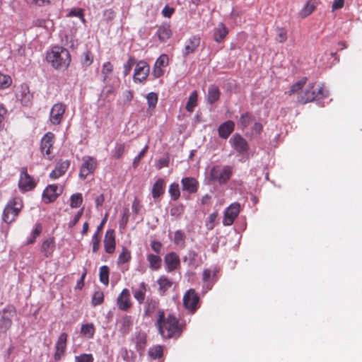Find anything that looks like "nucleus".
<instances>
[{"mask_svg":"<svg viewBox=\"0 0 362 362\" xmlns=\"http://www.w3.org/2000/svg\"><path fill=\"white\" fill-rule=\"evenodd\" d=\"M156 326L158 328V333L164 339L177 338L182 332L179 320L171 313L166 317L163 310L158 311Z\"/></svg>","mask_w":362,"mask_h":362,"instance_id":"obj_1","label":"nucleus"},{"mask_svg":"<svg viewBox=\"0 0 362 362\" xmlns=\"http://www.w3.org/2000/svg\"><path fill=\"white\" fill-rule=\"evenodd\" d=\"M46 59L57 70H66L69 66L71 57L69 51L61 46H54L47 52Z\"/></svg>","mask_w":362,"mask_h":362,"instance_id":"obj_2","label":"nucleus"},{"mask_svg":"<svg viewBox=\"0 0 362 362\" xmlns=\"http://www.w3.org/2000/svg\"><path fill=\"white\" fill-rule=\"evenodd\" d=\"M23 207V202L20 197L11 199L4 207L2 214V220L7 224L13 222L18 216Z\"/></svg>","mask_w":362,"mask_h":362,"instance_id":"obj_3","label":"nucleus"},{"mask_svg":"<svg viewBox=\"0 0 362 362\" xmlns=\"http://www.w3.org/2000/svg\"><path fill=\"white\" fill-rule=\"evenodd\" d=\"M233 168L230 165H216L210 170L209 178L213 182L219 185L226 184L231 178Z\"/></svg>","mask_w":362,"mask_h":362,"instance_id":"obj_4","label":"nucleus"},{"mask_svg":"<svg viewBox=\"0 0 362 362\" xmlns=\"http://www.w3.org/2000/svg\"><path fill=\"white\" fill-rule=\"evenodd\" d=\"M220 269L218 267L205 268L203 270L202 280L203 281V288L206 291L211 290L215 283L218 279V273Z\"/></svg>","mask_w":362,"mask_h":362,"instance_id":"obj_5","label":"nucleus"},{"mask_svg":"<svg viewBox=\"0 0 362 362\" xmlns=\"http://www.w3.org/2000/svg\"><path fill=\"white\" fill-rule=\"evenodd\" d=\"M82 164L80 167L78 176L81 180H86L88 175L93 174L97 166V160L89 156H83L82 158Z\"/></svg>","mask_w":362,"mask_h":362,"instance_id":"obj_6","label":"nucleus"},{"mask_svg":"<svg viewBox=\"0 0 362 362\" xmlns=\"http://www.w3.org/2000/svg\"><path fill=\"white\" fill-rule=\"evenodd\" d=\"M199 296L194 288L189 289L183 296L184 307L194 313L199 307Z\"/></svg>","mask_w":362,"mask_h":362,"instance_id":"obj_7","label":"nucleus"},{"mask_svg":"<svg viewBox=\"0 0 362 362\" xmlns=\"http://www.w3.org/2000/svg\"><path fill=\"white\" fill-rule=\"evenodd\" d=\"M55 140V135L52 132L46 133L41 139L40 151L44 156L49 160L52 158V149Z\"/></svg>","mask_w":362,"mask_h":362,"instance_id":"obj_8","label":"nucleus"},{"mask_svg":"<svg viewBox=\"0 0 362 362\" xmlns=\"http://www.w3.org/2000/svg\"><path fill=\"white\" fill-rule=\"evenodd\" d=\"M240 211V205L238 202L232 203L226 208L224 212L223 224L224 226H231Z\"/></svg>","mask_w":362,"mask_h":362,"instance_id":"obj_9","label":"nucleus"},{"mask_svg":"<svg viewBox=\"0 0 362 362\" xmlns=\"http://www.w3.org/2000/svg\"><path fill=\"white\" fill-rule=\"evenodd\" d=\"M62 193V189L57 185H49L43 191L42 200L49 204L54 202Z\"/></svg>","mask_w":362,"mask_h":362,"instance_id":"obj_10","label":"nucleus"},{"mask_svg":"<svg viewBox=\"0 0 362 362\" xmlns=\"http://www.w3.org/2000/svg\"><path fill=\"white\" fill-rule=\"evenodd\" d=\"M66 108V105L62 103H56L52 106L49 114V120L52 124L58 125L61 123Z\"/></svg>","mask_w":362,"mask_h":362,"instance_id":"obj_11","label":"nucleus"},{"mask_svg":"<svg viewBox=\"0 0 362 362\" xmlns=\"http://www.w3.org/2000/svg\"><path fill=\"white\" fill-rule=\"evenodd\" d=\"M18 186L21 190L25 192L31 190L35 187V183L28 175L26 167L21 168Z\"/></svg>","mask_w":362,"mask_h":362,"instance_id":"obj_12","label":"nucleus"},{"mask_svg":"<svg viewBox=\"0 0 362 362\" xmlns=\"http://www.w3.org/2000/svg\"><path fill=\"white\" fill-rule=\"evenodd\" d=\"M56 249V243L54 237H49L41 243L40 251L45 258H52Z\"/></svg>","mask_w":362,"mask_h":362,"instance_id":"obj_13","label":"nucleus"},{"mask_svg":"<svg viewBox=\"0 0 362 362\" xmlns=\"http://www.w3.org/2000/svg\"><path fill=\"white\" fill-rule=\"evenodd\" d=\"M150 71L148 64L144 61H140L136 64L134 74V81L135 82H143L147 78Z\"/></svg>","mask_w":362,"mask_h":362,"instance_id":"obj_14","label":"nucleus"},{"mask_svg":"<svg viewBox=\"0 0 362 362\" xmlns=\"http://www.w3.org/2000/svg\"><path fill=\"white\" fill-rule=\"evenodd\" d=\"M70 166L69 160L60 159L57 161L54 169L49 173V177L51 180H57L63 176Z\"/></svg>","mask_w":362,"mask_h":362,"instance_id":"obj_15","label":"nucleus"},{"mask_svg":"<svg viewBox=\"0 0 362 362\" xmlns=\"http://www.w3.org/2000/svg\"><path fill=\"white\" fill-rule=\"evenodd\" d=\"M165 269L168 272H172L180 267V259L175 252H170L164 257Z\"/></svg>","mask_w":362,"mask_h":362,"instance_id":"obj_16","label":"nucleus"},{"mask_svg":"<svg viewBox=\"0 0 362 362\" xmlns=\"http://www.w3.org/2000/svg\"><path fill=\"white\" fill-rule=\"evenodd\" d=\"M234 149L240 154L247 153L249 146L247 141L239 134H235L230 139Z\"/></svg>","mask_w":362,"mask_h":362,"instance_id":"obj_17","label":"nucleus"},{"mask_svg":"<svg viewBox=\"0 0 362 362\" xmlns=\"http://www.w3.org/2000/svg\"><path fill=\"white\" fill-rule=\"evenodd\" d=\"M118 308L122 311H127L132 306L130 292L127 288H124L117 298Z\"/></svg>","mask_w":362,"mask_h":362,"instance_id":"obj_18","label":"nucleus"},{"mask_svg":"<svg viewBox=\"0 0 362 362\" xmlns=\"http://www.w3.org/2000/svg\"><path fill=\"white\" fill-rule=\"evenodd\" d=\"M17 98L21 100V104L24 106H30L32 104L33 95L30 91L29 86L26 83H23L19 87V90L17 93Z\"/></svg>","mask_w":362,"mask_h":362,"instance_id":"obj_19","label":"nucleus"},{"mask_svg":"<svg viewBox=\"0 0 362 362\" xmlns=\"http://www.w3.org/2000/svg\"><path fill=\"white\" fill-rule=\"evenodd\" d=\"M68 335L63 332L62 333L55 344V353L54 355V360L58 361L61 360L62 357L64 356L66 349V341H67Z\"/></svg>","mask_w":362,"mask_h":362,"instance_id":"obj_20","label":"nucleus"},{"mask_svg":"<svg viewBox=\"0 0 362 362\" xmlns=\"http://www.w3.org/2000/svg\"><path fill=\"white\" fill-rule=\"evenodd\" d=\"M317 99V94L315 89V84L309 86L308 88L301 92L298 96V102L300 104L310 103Z\"/></svg>","mask_w":362,"mask_h":362,"instance_id":"obj_21","label":"nucleus"},{"mask_svg":"<svg viewBox=\"0 0 362 362\" xmlns=\"http://www.w3.org/2000/svg\"><path fill=\"white\" fill-rule=\"evenodd\" d=\"M116 242L115 231L109 229L106 231L104 238L105 250L108 254H112L115 250Z\"/></svg>","mask_w":362,"mask_h":362,"instance_id":"obj_22","label":"nucleus"},{"mask_svg":"<svg viewBox=\"0 0 362 362\" xmlns=\"http://www.w3.org/2000/svg\"><path fill=\"white\" fill-rule=\"evenodd\" d=\"M182 190L189 192V194L196 193L198 190L199 182L192 177H184L181 180Z\"/></svg>","mask_w":362,"mask_h":362,"instance_id":"obj_23","label":"nucleus"},{"mask_svg":"<svg viewBox=\"0 0 362 362\" xmlns=\"http://www.w3.org/2000/svg\"><path fill=\"white\" fill-rule=\"evenodd\" d=\"M199 44L200 38L199 37L192 36L187 39L183 49V56L187 57V55L194 53L199 46Z\"/></svg>","mask_w":362,"mask_h":362,"instance_id":"obj_24","label":"nucleus"},{"mask_svg":"<svg viewBox=\"0 0 362 362\" xmlns=\"http://www.w3.org/2000/svg\"><path fill=\"white\" fill-rule=\"evenodd\" d=\"M235 123L232 120H228L221 124L218 129V134L219 137L222 139H227L230 134L234 131Z\"/></svg>","mask_w":362,"mask_h":362,"instance_id":"obj_25","label":"nucleus"},{"mask_svg":"<svg viewBox=\"0 0 362 362\" xmlns=\"http://www.w3.org/2000/svg\"><path fill=\"white\" fill-rule=\"evenodd\" d=\"M165 189V182L163 178H158L152 187L151 194L153 199H158L161 197Z\"/></svg>","mask_w":362,"mask_h":362,"instance_id":"obj_26","label":"nucleus"},{"mask_svg":"<svg viewBox=\"0 0 362 362\" xmlns=\"http://www.w3.org/2000/svg\"><path fill=\"white\" fill-rule=\"evenodd\" d=\"M228 34V30L223 23L218 24L214 32V40L216 42H221Z\"/></svg>","mask_w":362,"mask_h":362,"instance_id":"obj_27","label":"nucleus"},{"mask_svg":"<svg viewBox=\"0 0 362 362\" xmlns=\"http://www.w3.org/2000/svg\"><path fill=\"white\" fill-rule=\"evenodd\" d=\"M156 34L160 42H166L172 35L170 25L167 23L161 25L158 27Z\"/></svg>","mask_w":362,"mask_h":362,"instance_id":"obj_28","label":"nucleus"},{"mask_svg":"<svg viewBox=\"0 0 362 362\" xmlns=\"http://www.w3.org/2000/svg\"><path fill=\"white\" fill-rule=\"evenodd\" d=\"M221 96V91L217 86L211 85L209 87L206 95L207 103L212 105L218 101Z\"/></svg>","mask_w":362,"mask_h":362,"instance_id":"obj_29","label":"nucleus"},{"mask_svg":"<svg viewBox=\"0 0 362 362\" xmlns=\"http://www.w3.org/2000/svg\"><path fill=\"white\" fill-rule=\"evenodd\" d=\"M158 300L148 298L144 304V315L151 317L158 308Z\"/></svg>","mask_w":362,"mask_h":362,"instance_id":"obj_30","label":"nucleus"},{"mask_svg":"<svg viewBox=\"0 0 362 362\" xmlns=\"http://www.w3.org/2000/svg\"><path fill=\"white\" fill-rule=\"evenodd\" d=\"M133 341L138 351L142 352L144 351L146 346V334L144 332H137Z\"/></svg>","mask_w":362,"mask_h":362,"instance_id":"obj_31","label":"nucleus"},{"mask_svg":"<svg viewBox=\"0 0 362 362\" xmlns=\"http://www.w3.org/2000/svg\"><path fill=\"white\" fill-rule=\"evenodd\" d=\"M119 322L121 325L119 332L122 334H127L129 333L133 325L132 317L129 315H124L119 320Z\"/></svg>","mask_w":362,"mask_h":362,"instance_id":"obj_32","label":"nucleus"},{"mask_svg":"<svg viewBox=\"0 0 362 362\" xmlns=\"http://www.w3.org/2000/svg\"><path fill=\"white\" fill-rule=\"evenodd\" d=\"M147 291V285L144 282H141L137 289L133 292L134 298L138 301L139 304L144 303L146 297V293Z\"/></svg>","mask_w":362,"mask_h":362,"instance_id":"obj_33","label":"nucleus"},{"mask_svg":"<svg viewBox=\"0 0 362 362\" xmlns=\"http://www.w3.org/2000/svg\"><path fill=\"white\" fill-rule=\"evenodd\" d=\"M113 64L110 62H107L103 64L101 70L103 82L106 83L110 80L113 74Z\"/></svg>","mask_w":362,"mask_h":362,"instance_id":"obj_34","label":"nucleus"},{"mask_svg":"<svg viewBox=\"0 0 362 362\" xmlns=\"http://www.w3.org/2000/svg\"><path fill=\"white\" fill-rule=\"evenodd\" d=\"M147 261L149 264V267L153 271H157L160 269L162 259L160 256L153 254L147 255Z\"/></svg>","mask_w":362,"mask_h":362,"instance_id":"obj_35","label":"nucleus"},{"mask_svg":"<svg viewBox=\"0 0 362 362\" xmlns=\"http://www.w3.org/2000/svg\"><path fill=\"white\" fill-rule=\"evenodd\" d=\"M252 120V115L249 112H246L241 115L238 125L240 129L243 130L250 124Z\"/></svg>","mask_w":362,"mask_h":362,"instance_id":"obj_36","label":"nucleus"},{"mask_svg":"<svg viewBox=\"0 0 362 362\" xmlns=\"http://www.w3.org/2000/svg\"><path fill=\"white\" fill-rule=\"evenodd\" d=\"M42 232V224L40 223H37L34 226V228L30 234V236L27 239L26 245H28L33 244L35 242L37 238L40 235Z\"/></svg>","mask_w":362,"mask_h":362,"instance_id":"obj_37","label":"nucleus"},{"mask_svg":"<svg viewBox=\"0 0 362 362\" xmlns=\"http://www.w3.org/2000/svg\"><path fill=\"white\" fill-rule=\"evenodd\" d=\"M316 5L314 1H305L303 8L299 12V15L301 18H304L308 16L315 9Z\"/></svg>","mask_w":362,"mask_h":362,"instance_id":"obj_38","label":"nucleus"},{"mask_svg":"<svg viewBox=\"0 0 362 362\" xmlns=\"http://www.w3.org/2000/svg\"><path fill=\"white\" fill-rule=\"evenodd\" d=\"M186 235L181 230H177L174 233L173 243L175 245L184 248L185 247Z\"/></svg>","mask_w":362,"mask_h":362,"instance_id":"obj_39","label":"nucleus"},{"mask_svg":"<svg viewBox=\"0 0 362 362\" xmlns=\"http://www.w3.org/2000/svg\"><path fill=\"white\" fill-rule=\"evenodd\" d=\"M198 93L197 90H194L189 95L186 104V110L192 112L194 107L197 105Z\"/></svg>","mask_w":362,"mask_h":362,"instance_id":"obj_40","label":"nucleus"},{"mask_svg":"<svg viewBox=\"0 0 362 362\" xmlns=\"http://www.w3.org/2000/svg\"><path fill=\"white\" fill-rule=\"evenodd\" d=\"M157 282L159 286V290L163 292H165L173 286V281L165 276H160Z\"/></svg>","mask_w":362,"mask_h":362,"instance_id":"obj_41","label":"nucleus"},{"mask_svg":"<svg viewBox=\"0 0 362 362\" xmlns=\"http://www.w3.org/2000/svg\"><path fill=\"white\" fill-rule=\"evenodd\" d=\"M95 329L93 323H87L82 325L81 327V333L89 339L93 337Z\"/></svg>","mask_w":362,"mask_h":362,"instance_id":"obj_42","label":"nucleus"},{"mask_svg":"<svg viewBox=\"0 0 362 362\" xmlns=\"http://www.w3.org/2000/svg\"><path fill=\"white\" fill-rule=\"evenodd\" d=\"M132 258L131 252L125 247H122V252L117 259V264L119 265L127 263Z\"/></svg>","mask_w":362,"mask_h":362,"instance_id":"obj_43","label":"nucleus"},{"mask_svg":"<svg viewBox=\"0 0 362 362\" xmlns=\"http://www.w3.org/2000/svg\"><path fill=\"white\" fill-rule=\"evenodd\" d=\"M163 349L160 345H156L148 350V356L151 359L160 358L163 356Z\"/></svg>","mask_w":362,"mask_h":362,"instance_id":"obj_44","label":"nucleus"},{"mask_svg":"<svg viewBox=\"0 0 362 362\" xmlns=\"http://www.w3.org/2000/svg\"><path fill=\"white\" fill-rule=\"evenodd\" d=\"M109 273H110V269L107 266L104 265L100 268V273H99L100 281L102 284H105V286H107L109 284Z\"/></svg>","mask_w":362,"mask_h":362,"instance_id":"obj_45","label":"nucleus"},{"mask_svg":"<svg viewBox=\"0 0 362 362\" xmlns=\"http://www.w3.org/2000/svg\"><path fill=\"white\" fill-rule=\"evenodd\" d=\"M93 62V56L90 51L87 50L81 55V62L83 67L90 66Z\"/></svg>","mask_w":362,"mask_h":362,"instance_id":"obj_46","label":"nucleus"},{"mask_svg":"<svg viewBox=\"0 0 362 362\" xmlns=\"http://www.w3.org/2000/svg\"><path fill=\"white\" fill-rule=\"evenodd\" d=\"M168 192L170 195V197L173 200L176 201L180 197V190L179 185L176 182L172 183L169 186Z\"/></svg>","mask_w":362,"mask_h":362,"instance_id":"obj_47","label":"nucleus"},{"mask_svg":"<svg viewBox=\"0 0 362 362\" xmlns=\"http://www.w3.org/2000/svg\"><path fill=\"white\" fill-rule=\"evenodd\" d=\"M12 84V78L9 75L0 72V89L8 88Z\"/></svg>","mask_w":362,"mask_h":362,"instance_id":"obj_48","label":"nucleus"},{"mask_svg":"<svg viewBox=\"0 0 362 362\" xmlns=\"http://www.w3.org/2000/svg\"><path fill=\"white\" fill-rule=\"evenodd\" d=\"M306 80H307L306 78H303L300 81H298L296 83H295L294 84H293L291 86L290 90L288 91L287 94L288 95H292L293 94L297 93L298 90L302 89V88L306 83Z\"/></svg>","mask_w":362,"mask_h":362,"instance_id":"obj_49","label":"nucleus"},{"mask_svg":"<svg viewBox=\"0 0 362 362\" xmlns=\"http://www.w3.org/2000/svg\"><path fill=\"white\" fill-rule=\"evenodd\" d=\"M83 203V197L81 193H76L71 195L70 199V206L71 208H78Z\"/></svg>","mask_w":362,"mask_h":362,"instance_id":"obj_50","label":"nucleus"},{"mask_svg":"<svg viewBox=\"0 0 362 362\" xmlns=\"http://www.w3.org/2000/svg\"><path fill=\"white\" fill-rule=\"evenodd\" d=\"M148 107L153 109L158 103V95L154 92L149 93L146 96Z\"/></svg>","mask_w":362,"mask_h":362,"instance_id":"obj_51","label":"nucleus"},{"mask_svg":"<svg viewBox=\"0 0 362 362\" xmlns=\"http://www.w3.org/2000/svg\"><path fill=\"white\" fill-rule=\"evenodd\" d=\"M12 321L10 318L3 317L0 320V332H6L11 326Z\"/></svg>","mask_w":362,"mask_h":362,"instance_id":"obj_52","label":"nucleus"},{"mask_svg":"<svg viewBox=\"0 0 362 362\" xmlns=\"http://www.w3.org/2000/svg\"><path fill=\"white\" fill-rule=\"evenodd\" d=\"M104 300V295L102 291H95L92 298V304L93 306H96L103 303Z\"/></svg>","mask_w":362,"mask_h":362,"instance_id":"obj_53","label":"nucleus"},{"mask_svg":"<svg viewBox=\"0 0 362 362\" xmlns=\"http://www.w3.org/2000/svg\"><path fill=\"white\" fill-rule=\"evenodd\" d=\"M125 151V146L124 144H117L114 149L113 157L116 159L120 158Z\"/></svg>","mask_w":362,"mask_h":362,"instance_id":"obj_54","label":"nucleus"},{"mask_svg":"<svg viewBox=\"0 0 362 362\" xmlns=\"http://www.w3.org/2000/svg\"><path fill=\"white\" fill-rule=\"evenodd\" d=\"M135 62H136V61L134 57H130L129 58L127 62L124 65V76H127L128 74H129Z\"/></svg>","mask_w":362,"mask_h":362,"instance_id":"obj_55","label":"nucleus"},{"mask_svg":"<svg viewBox=\"0 0 362 362\" xmlns=\"http://www.w3.org/2000/svg\"><path fill=\"white\" fill-rule=\"evenodd\" d=\"M92 244H93V247H92L93 252L96 253L99 250L100 245V235L95 234V233L93 235Z\"/></svg>","mask_w":362,"mask_h":362,"instance_id":"obj_56","label":"nucleus"},{"mask_svg":"<svg viewBox=\"0 0 362 362\" xmlns=\"http://www.w3.org/2000/svg\"><path fill=\"white\" fill-rule=\"evenodd\" d=\"M76 362H93L94 358L90 354H83L75 357Z\"/></svg>","mask_w":362,"mask_h":362,"instance_id":"obj_57","label":"nucleus"},{"mask_svg":"<svg viewBox=\"0 0 362 362\" xmlns=\"http://www.w3.org/2000/svg\"><path fill=\"white\" fill-rule=\"evenodd\" d=\"M168 60L169 59L167 54H161L156 61L155 65L160 67L165 66L168 64Z\"/></svg>","mask_w":362,"mask_h":362,"instance_id":"obj_58","label":"nucleus"},{"mask_svg":"<svg viewBox=\"0 0 362 362\" xmlns=\"http://www.w3.org/2000/svg\"><path fill=\"white\" fill-rule=\"evenodd\" d=\"M148 146H146L141 151L140 153H139V155L134 159V161H133V167L134 168H136L140 160L144 158V156H145L146 153L148 151Z\"/></svg>","mask_w":362,"mask_h":362,"instance_id":"obj_59","label":"nucleus"},{"mask_svg":"<svg viewBox=\"0 0 362 362\" xmlns=\"http://www.w3.org/2000/svg\"><path fill=\"white\" fill-rule=\"evenodd\" d=\"M287 40V32L284 28L277 29L276 40L279 42H284Z\"/></svg>","mask_w":362,"mask_h":362,"instance_id":"obj_60","label":"nucleus"},{"mask_svg":"<svg viewBox=\"0 0 362 362\" xmlns=\"http://www.w3.org/2000/svg\"><path fill=\"white\" fill-rule=\"evenodd\" d=\"M120 354L124 361L130 362L132 358L133 353H129L126 348H122L120 351Z\"/></svg>","mask_w":362,"mask_h":362,"instance_id":"obj_61","label":"nucleus"},{"mask_svg":"<svg viewBox=\"0 0 362 362\" xmlns=\"http://www.w3.org/2000/svg\"><path fill=\"white\" fill-rule=\"evenodd\" d=\"M133 93L132 90H126L122 93V99L124 103H129L133 99Z\"/></svg>","mask_w":362,"mask_h":362,"instance_id":"obj_62","label":"nucleus"},{"mask_svg":"<svg viewBox=\"0 0 362 362\" xmlns=\"http://www.w3.org/2000/svg\"><path fill=\"white\" fill-rule=\"evenodd\" d=\"M175 12V8L166 5L162 10V15L165 18H170Z\"/></svg>","mask_w":362,"mask_h":362,"instance_id":"obj_63","label":"nucleus"},{"mask_svg":"<svg viewBox=\"0 0 362 362\" xmlns=\"http://www.w3.org/2000/svg\"><path fill=\"white\" fill-rule=\"evenodd\" d=\"M183 212V208L181 206H175L170 209V215L178 217Z\"/></svg>","mask_w":362,"mask_h":362,"instance_id":"obj_64","label":"nucleus"}]
</instances>
